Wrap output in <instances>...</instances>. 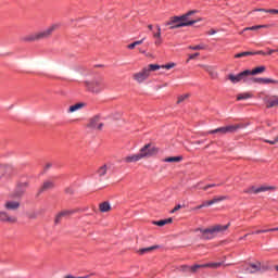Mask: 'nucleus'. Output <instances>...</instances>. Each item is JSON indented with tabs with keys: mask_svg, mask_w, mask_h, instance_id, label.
<instances>
[{
	"mask_svg": "<svg viewBox=\"0 0 278 278\" xmlns=\"http://www.w3.org/2000/svg\"><path fill=\"white\" fill-rule=\"evenodd\" d=\"M193 14H197V11H189L180 16H172L165 23V27H169V29H179V27H190L194 25V23H199V21H201V18L192 17Z\"/></svg>",
	"mask_w": 278,
	"mask_h": 278,
	"instance_id": "obj_1",
	"label": "nucleus"
},
{
	"mask_svg": "<svg viewBox=\"0 0 278 278\" xmlns=\"http://www.w3.org/2000/svg\"><path fill=\"white\" fill-rule=\"evenodd\" d=\"M60 25L53 24L52 26L48 27L46 30H41L38 33L30 34L28 36L23 37L24 42H36L38 40H47V38H51V35L55 29H58Z\"/></svg>",
	"mask_w": 278,
	"mask_h": 278,
	"instance_id": "obj_2",
	"label": "nucleus"
},
{
	"mask_svg": "<svg viewBox=\"0 0 278 278\" xmlns=\"http://www.w3.org/2000/svg\"><path fill=\"white\" fill-rule=\"evenodd\" d=\"M231 227V223H228L226 225H215L211 228H205V229H199V231L202 233V239L203 240H212L214 238L215 233H223L227 231Z\"/></svg>",
	"mask_w": 278,
	"mask_h": 278,
	"instance_id": "obj_3",
	"label": "nucleus"
},
{
	"mask_svg": "<svg viewBox=\"0 0 278 278\" xmlns=\"http://www.w3.org/2000/svg\"><path fill=\"white\" fill-rule=\"evenodd\" d=\"M85 86L89 92L99 93L108 88V83L103 78H98L91 81H85Z\"/></svg>",
	"mask_w": 278,
	"mask_h": 278,
	"instance_id": "obj_4",
	"label": "nucleus"
},
{
	"mask_svg": "<svg viewBox=\"0 0 278 278\" xmlns=\"http://www.w3.org/2000/svg\"><path fill=\"white\" fill-rule=\"evenodd\" d=\"M242 127H244V125L242 124H236V125H228V126H224V127H219L216 128L214 130H210L208 134H236V131H238V129H242Z\"/></svg>",
	"mask_w": 278,
	"mask_h": 278,
	"instance_id": "obj_5",
	"label": "nucleus"
},
{
	"mask_svg": "<svg viewBox=\"0 0 278 278\" xmlns=\"http://www.w3.org/2000/svg\"><path fill=\"white\" fill-rule=\"evenodd\" d=\"M268 190H277V187L274 186H261L255 187L251 186L243 190V194H260V192H268Z\"/></svg>",
	"mask_w": 278,
	"mask_h": 278,
	"instance_id": "obj_6",
	"label": "nucleus"
},
{
	"mask_svg": "<svg viewBox=\"0 0 278 278\" xmlns=\"http://www.w3.org/2000/svg\"><path fill=\"white\" fill-rule=\"evenodd\" d=\"M0 223L5 225H16V223H18V217L9 211H0Z\"/></svg>",
	"mask_w": 278,
	"mask_h": 278,
	"instance_id": "obj_7",
	"label": "nucleus"
},
{
	"mask_svg": "<svg viewBox=\"0 0 278 278\" xmlns=\"http://www.w3.org/2000/svg\"><path fill=\"white\" fill-rule=\"evenodd\" d=\"M157 153H160V149L152 147L151 143H148L140 149L139 155H143V157H153V155H157Z\"/></svg>",
	"mask_w": 278,
	"mask_h": 278,
	"instance_id": "obj_8",
	"label": "nucleus"
},
{
	"mask_svg": "<svg viewBox=\"0 0 278 278\" xmlns=\"http://www.w3.org/2000/svg\"><path fill=\"white\" fill-rule=\"evenodd\" d=\"M249 77V70H245L237 75L229 74L228 79L231 81V84H238L240 81H247V78Z\"/></svg>",
	"mask_w": 278,
	"mask_h": 278,
	"instance_id": "obj_9",
	"label": "nucleus"
},
{
	"mask_svg": "<svg viewBox=\"0 0 278 278\" xmlns=\"http://www.w3.org/2000/svg\"><path fill=\"white\" fill-rule=\"evenodd\" d=\"M149 68L144 67L142 71H140L139 73H136L132 75V79H135V81H138V84H142V81L149 79Z\"/></svg>",
	"mask_w": 278,
	"mask_h": 278,
	"instance_id": "obj_10",
	"label": "nucleus"
},
{
	"mask_svg": "<svg viewBox=\"0 0 278 278\" xmlns=\"http://www.w3.org/2000/svg\"><path fill=\"white\" fill-rule=\"evenodd\" d=\"M27 182H21L20 185H17L14 193L12 194L13 199H21V197H23V194H25V190H27Z\"/></svg>",
	"mask_w": 278,
	"mask_h": 278,
	"instance_id": "obj_11",
	"label": "nucleus"
},
{
	"mask_svg": "<svg viewBox=\"0 0 278 278\" xmlns=\"http://www.w3.org/2000/svg\"><path fill=\"white\" fill-rule=\"evenodd\" d=\"M227 199H229L227 195L215 197L212 200L204 201L201 204V207H210V205H214V203H220V201H227Z\"/></svg>",
	"mask_w": 278,
	"mask_h": 278,
	"instance_id": "obj_12",
	"label": "nucleus"
},
{
	"mask_svg": "<svg viewBox=\"0 0 278 278\" xmlns=\"http://www.w3.org/2000/svg\"><path fill=\"white\" fill-rule=\"evenodd\" d=\"M75 212H77V211H75V210H65V211L60 212L55 216V219H54L55 225H60V223H62V218H65L66 216H71V215L75 214Z\"/></svg>",
	"mask_w": 278,
	"mask_h": 278,
	"instance_id": "obj_13",
	"label": "nucleus"
},
{
	"mask_svg": "<svg viewBox=\"0 0 278 278\" xmlns=\"http://www.w3.org/2000/svg\"><path fill=\"white\" fill-rule=\"evenodd\" d=\"M18 207H21V202L18 201L9 200L4 203V210H7V212H16Z\"/></svg>",
	"mask_w": 278,
	"mask_h": 278,
	"instance_id": "obj_14",
	"label": "nucleus"
},
{
	"mask_svg": "<svg viewBox=\"0 0 278 278\" xmlns=\"http://www.w3.org/2000/svg\"><path fill=\"white\" fill-rule=\"evenodd\" d=\"M14 173V168L10 165H0V179H3V177H10Z\"/></svg>",
	"mask_w": 278,
	"mask_h": 278,
	"instance_id": "obj_15",
	"label": "nucleus"
},
{
	"mask_svg": "<svg viewBox=\"0 0 278 278\" xmlns=\"http://www.w3.org/2000/svg\"><path fill=\"white\" fill-rule=\"evenodd\" d=\"M146 155V154H131V155H128V156H125L124 157V162H126V164H131L134 162H140V160H142V156Z\"/></svg>",
	"mask_w": 278,
	"mask_h": 278,
	"instance_id": "obj_16",
	"label": "nucleus"
},
{
	"mask_svg": "<svg viewBox=\"0 0 278 278\" xmlns=\"http://www.w3.org/2000/svg\"><path fill=\"white\" fill-rule=\"evenodd\" d=\"M262 270V263L261 262H256V263H250L249 267L247 268L248 273H260Z\"/></svg>",
	"mask_w": 278,
	"mask_h": 278,
	"instance_id": "obj_17",
	"label": "nucleus"
},
{
	"mask_svg": "<svg viewBox=\"0 0 278 278\" xmlns=\"http://www.w3.org/2000/svg\"><path fill=\"white\" fill-rule=\"evenodd\" d=\"M253 84H278V80L273 78H252Z\"/></svg>",
	"mask_w": 278,
	"mask_h": 278,
	"instance_id": "obj_18",
	"label": "nucleus"
},
{
	"mask_svg": "<svg viewBox=\"0 0 278 278\" xmlns=\"http://www.w3.org/2000/svg\"><path fill=\"white\" fill-rule=\"evenodd\" d=\"M266 108L270 110V108H278V96H273L266 101Z\"/></svg>",
	"mask_w": 278,
	"mask_h": 278,
	"instance_id": "obj_19",
	"label": "nucleus"
},
{
	"mask_svg": "<svg viewBox=\"0 0 278 278\" xmlns=\"http://www.w3.org/2000/svg\"><path fill=\"white\" fill-rule=\"evenodd\" d=\"M97 123H99V117H93L90 119V123L88 124V127H90L91 129H102L103 128V123H100L99 125H97Z\"/></svg>",
	"mask_w": 278,
	"mask_h": 278,
	"instance_id": "obj_20",
	"label": "nucleus"
},
{
	"mask_svg": "<svg viewBox=\"0 0 278 278\" xmlns=\"http://www.w3.org/2000/svg\"><path fill=\"white\" fill-rule=\"evenodd\" d=\"M99 211L102 212V214H105V212L112 211V205H110V202L105 201L99 204Z\"/></svg>",
	"mask_w": 278,
	"mask_h": 278,
	"instance_id": "obj_21",
	"label": "nucleus"
},
{
	"mask_svg": "<svg viewBox=\"0 0 278 278\" xmlns=\"http://www.w3.org/2000/svg\"><path fill=\"white\" fill-rule=\"evenodd\" d=\"M268 27L267 25H255L251 27H245L240 34H244V31H257V29H265Z\"/></svg>",
	"mask_w": 278,
	"mask_h": 278,
	"instance_id": "obj_22",
	"label": "nucleus"
},
{
	"mask_svg": "<svg viewBox=\"0 0 278 278\" xmlns=\"http://www.w3.org/2000/svg\"><path fill=\"white\" fill-rule=\"evenodd\" d=\"M265 72H266V66L262 65V66L253 68L252 71L249 70V75H260Z\"/></svg>",
	"mask_w": 278,
	"mask_h": 278,
	"instance_id": "obj_23",
	"label": "nucleus"
},
{
	"mask_svg": "<svg viewBox=\"0 0 278 278\" xmlns=\"http://www.w3.org/2000/svg\"><path fill=\"white\" fill-rule=\"evenodd\" d=\"M54 186L55 185L53 184V181H45L42 187L39 189V193L51 190L52 188H54Z\"/></svg>",
	"mask_w": 278,
	"mask_h": 278,
	"instance_id": "obj_24",
	"label": "nucleus"
},
{
	"mask_svg": "<svg viewBox=\"0 0 278 278\" xmlns=\"http://www.w3.org/2000/svg\"><path fill=\"white\" fill-rule=\"evenodd\" d=\"M155 249H160V245H152L149 248H142L138 251L139 255H144V253H151V251H155Z\"/></svg>",
	"mask_w": 278,
	"mask_h": 278,
	"instance_id": "obj_25",
	"label": "nucleus"
},
{
	"mask_svg": "<svg viewBox=\"0 0 278 278\" xmlns=\"http://www.w3.org/2000/svg\"><path fill=\"white\" fill-rule=\"evenodd\" d=\"M247 99H253V93H251V92H243V93H239L237 96V101H244Z\"/></svg>",
	"mask_w": 278,
	"mask_h": 278,
	"instance_id": "obj_26",
	"label": "nucleus"
},
{
	"mask_svg": "<svg viewBox=\"0 0 278 278\" xmlns=\"http://www.w3.org/2000/svg\"><path fill=\"white\" fill-rule=\"evenodd\" d=\"M170 223H173L172 217L166 218V219H161L157 222H153V225H156L157 227H164V225H170Z\"/></svg>",
	"mask_w": 278,
	"mask_h": 278,
	"instance_id": "obj_27",
	"label": "nucleus"
},
{
	"mask_svg": "<svg viewBox=\"0 0 278 278\" xmlns=\"http://www.w3.org/2000/svg\"><path fill=\"white\" fill-rule=\"evenodd\" d=\"M97 175L99 177H105V175H108V165L104 164L102 166H100L98 169H97Z\"/></svg>",
	"mask_w": 278,
	"mask_h": 278,
	"instance_id": "obj_28",
	"label": "nucleus"
},
{
	"mask_svg": "<svg viewBox=\"0 0 278 278\" xmlns=\"http://www.w3.org/2000/svg\"><path fill=\"white\" fill-rule=\"evenodd\" d=\"M270 231H278V227H276V228H269V229H261V230H255V231H252L251 233H250V236L252 235H260V233H268V232H270Z\"/></svg>",
	"mask_w": 278,
	"mask_h": 278,
	"instance_id": "obj_29",
	"label": "nucleus"
},
{
	"mask_svg": "<svg viewBox=\"0 0 278 278\" xmlns=\"http://www.w3.org/2000/svg\"><path fill=\"white\" fill-rule=\"evenodd\" d=\"M223 262H217V263H206L203 264L202 266H204V268H220V266H223Z\"/></svg>",
	"mask_w": 278,
	"mask_h": 278,
	"instance_id": "obj_30",
	"label": "nucleus"
},
{
	"mask_svg": "<svg viewBox=\"0 0 278 278\" xmlns=\"http://www.w3.org/2000/svg\"><path fill=\"white\" fill-rule=\"evenodd\" d=\"M85 105L86 104H84V103H76V104L70 106L68 112L70 113L77 112V110H81V108H84Z\"/></svg>",
	"mask_w": 278,
	"mask_h": 278,
	"instance_id": "obj_31",
	"label": "nucleus"
},
{
	"mask_svg": "<svg viewBox=\"0 0 278 278\" xmlns=\"http://www.w3.org/2000/svg\"><path fill=\"white\" fill-rule=\"evenodd\" d=\"M184 160V156H169L163 160V162H168V163H173V162H181Z\"/></svg>",
	"mask_w": 278,
	"mask_h": 278,
	"instance_id": "obj_32",
	"label": "nucleus"
},
{
	"mask_svg": "<svg viewBox=\"0 0 278 278\" xmlns=\"http://www.w3.org/2000/svg\"><path fill=\"white\" fill-rule=\"evenodd\" d=\"M254 12H266V14H278L277 9H255Z\"/></svg>",
	"mask_w": 278,
	"mask_h": 278,
	"instance_id": "obj_33",
	"label": "nucleus"
},
{
	"mask_svg": "<svg viewBox=\"0 0 278 278\" xmlns=\"http://www.w3.org/2000/svg\"><path fill=\"white\" fill-rule=\"evenodd\" d=\"M206 73H208L210 77H212V79H216V77H218V73H216L214 71V67H207L206 68Z\"/></svg>",
	"mask_w": 278,
	"mask_h": 278,
	"instance_id": "obj_34",
	"label": "nucleus"
},
{
	"mask_svg": "<svg viewBox=\"0 0 278 278\" xmlns=\"http://www.w3.org/2000/svg\"><path fill=\"white\" fill-rule=\"evenodd\" d=\"M249 55H253V51H245V52H240L235 54L236 59H240V58H247Z\"/></svg>",
	"mask_w": 278,
	"mask_h": 278,
	"instance_id": "obj_35",
	"label": "nucleus"
},
{
	"mask_svg": "<svg viewBox=\"0 0 278 278\" xmlns=\"http://www.w3.org/2000/svg\"><path fill=\"white\" fill-rule=\"evenodd\" d=\"M199 268H205V266H203V264H201V265L195 264V265H193V266H190L189 273L194 274V273H197V270H198Z\"/></svg>",
	"mask_w": 278,
	"mask_h": 278,
	"instance_id": "obj_36",
	"label": "nucleus"
},
{
	"mask_svg": "<svg viewBox=\"0 0 278 278\" xmlns=\"http://www.w3.org/2000/svg\"><path fill=\"white\" fill-rule=\"evenodd\" d=\"M160 68H162V65L150 64L148 71H149V74L151 75V71H160Z\"/></svg>",
	"mask_w": 278,
	"mask_h": 278,
	"instance_id": "obj_37",
	"label": "nucleus"
},
{
	"mask_svg": "<svg viewBox=\"0 0 278 278\" xmlns=\"http://www.w3.org/2000/svg\"><path fill=\"white\" fill-rule=\"evenodd\" d=\"M189 49H191V51H203V49H205V46L203 45L190 46Z\"/></svg>",
	"mask_w": 278,
	"mask_h": 278,
	"instance_id": "obj_38",
	"label": "nucleus"
},
{
	"mask_svg": "<svg viewBox=\"0 0 278 278\" xmlns=\"http://www.w3.org/2000/svg\"><path fill=\"white\" fill-rule=\"evenodd\" d=\"M190 96L188 93H185L182 96H179L177 99V104L179 105V103H184L186 101V99H188Z\"/></svg>",
	"mask_w": 278,
	"mask_h": 278,
	"instance_id": "obj_39",
	"label": "nucleus"
},
{
	"mask_svg": "<svg viewBox=\"0 0 278 278\" xmlns=\"http://www.w3.org/2000/svg\"><path fill=\"white\" fill-rule=\"evenodd\" d=\"M178 270H180V273H190V265H181L178 267Z\"/></svg>",
	"mask_w": 278,
	"mask_h": 278,
	"instance_id": "obj_40",
	"label": "nucleus"
},
{
	"mask_svg": "<svg viewBox=\"0 0 278 278\" xmlns=\"http://www.w3.org/2000/svg\"><path fill=\"white\" fill-rule=\"evenodd\" d=\"M157 31L153 34V38H162V27L160 25L156 26Z\"/></svg>",
	"mask_w": 278,
	"mask_h": 278,
	"instance_id": "obj_41",
	"label": "nucleus"
},
{
	"mask_svg": "<svg viewBox=\"0 0 278 278\" xmlns=\"http://www.w3.org/2000/svg\"><path fill=\"white\" fill-rule=\"evenodd\" d=\"M218 186H220V184H218V185L217 184H210V185H206V186L202 187V190L207 191V190H210V188H216Z\"/></svg>",
	"mask_w": 278,
	"mask_h": 278,
	"instance_id": "obj_42",
	"label": "nucleus"
},
{
	"mask_svg": "<svg viewBox=\"0 0 278 278\" xmlns=\"http://www.w3.org/2000/svg\"><path fill=\"white\" fill-rule=\"evenodd\" d=\"M175 63H167L165 65H161V68H166L167 71H170V68H175Z\"/></svg>",
	"mask_w": 278,
	"mask_h": 278,
	"instance_id": "obj_43",
	"label": "nucleus"
},
{
	"mask_svg": "<svg viewBox=\"0 0 278 278\" xmlns=\"http://www.w3.org/2000/svg\"><path fill=\"white\" fill-rule=\"evenodd\" d=\"M264 142H266L267 144H277L278 139L277 138H275L274 140L266 139Z\"/></svg>",
	"mask_w": 278,
	"mask_h": 278,
	"instance_id": "obj_44",
	"label": "nucleus"
},
{
	"mask_svg": "<svg viewBox=\"0 0 278 278\" xmlns=\"http://www.w3.org/2000/svg\"><path fill=\"white\" fill-rule=\"evenodd\" d=\"M162 42H163L162 37H160V38H156V39H155L154 45H155L156 47H160V45H162Z\"/></svg>",
	"mask_w": 278,
	"mask_h": 278,
	"instance_id": "obj_45",
	"label": "nucleus"
},
{
	"mask_svg": "<svg viewBox=\"0 0 278 278\" xmlns=\"http://www.w3.org/2000/svg\"><path fill=\"white\" fill-rule=\"evenodd\" d=\"M253 53V55H266V52H264V51H262V50H260V51H254V52H252Z\"/></svg>",
	"mask_w": 278,
	"mask_h": 278,
	"instance_id": "obj_46",
	"label": "nucleus"
},
{
	"mask_svg": "<svg viewBox=\"0 0 278 278\" xmlns=\"http://www.w3.org/2000/svg\"><path fill=\"white\" fill-rule=\"evenodd\" d=\"M136 43H135V41L132 42V43H129L128 46H127V49H129L130 51H132V49H136Z\"/></svg>",
	"mask_w": 278,
	"mask_h": 278,
	"instance_id": "obj_47",
	"label": "nucleus"
},
{
	"mask_svg": "<svg viewBox=\"0 0 278 278\" xmlns=\"http://www.w3.org/2000/svg\"><path fill=\"white\" fill-rule=\"evenodd\" d=\"M200 53L199 52H195L193 54H190L189 55V60H194V58H199Z\"/></svg>",
	"mask_w": 278,
	"mask_h": 278,
	"instance_id": "obj_48",
	"label": "nucleus"
},
{
	"mask_svg": "<svg viewBox=\"0 0 278 278\" xmlns=\"http://www.w3.org/2000/svg\"><path fill=\"white\" fill-rule=\"evenodd\" d=\"M178 210H181V205L178 204L172 210V214H175V212H178Z\"/></svg>",
	"mask_w": 278,
	"mask_h": 278,
	"instance_id": "obj_49",
	"label": "nucleus"
},
{
	"mask_svg": "<svg viewBox=\"0 0 278 278\" xmlns=\"http://www.w3.org/2000/svg\"><path fill=\"white\" fill-rule=\"evenodd\" d=\"M144 40H147L146 37H143V38L140 39V40L135 41V43H136V46L138 47L139 45H142V42H144Z\"/></svg>",
	"mask_w": 278,
	"mask_h": 278,
	"instance_id": "obj_50",
	"label": "nucleus"
},
{
	"mask_svg": "<svg viewBox=\"0 0 278 278\" xmlns=\"http://www.w3.org/2000/svg\"><path fill=\"white\" fill-rule=\"evenodd\" d=\"M199 66H200V68H203L206 73H207V68L212 67L210 65H203V64H200Z\"/></svg>",
	"mask_w": 278,
	"mask_h": 278,
	"instance_id": "obj_51",
	"label": "nucleus"
},
{
	"mask_svg": "<svg viewBox=\"0 0 278 278\" xmlns=\"http://www.w3.org/2000/svg\"><path fill=\"white\" fill-rule=\"evenodd\" d=\"M273 53H277V49L276 50H268V52H266V55H273Z\"/></svg>",
	"mask_w": 278,
	"mask_h": 278,
	"instance_id": "obj_52",
	"label": "nucleus"
},
{
	"mask_svg": "<svg viewBox=\"0 0 278 278\" xmlns=\"http://www.w3.org/2000/svg\"><path fill=\"white\" fill-rule=\"evenodd\" d=\"M192 210H193V212H197V210H203V206H201V204H200V205L193 207Z\"/></svg>",
	"mask_w": 278,
	"mask_h": 278,
	"instance_id": "obj_53",
	"label": "nucleus"
},
{
	"mask_svg": "<svg viewBox=\"0 0 278 278\" xmlns=\"http://www.w3.org/2000/svg\"><path fill=\"white\" fill-rule=\"evenodd\" d=\"M65 278H88V276H84V277H75V276H71V275H68V276H65Z\"/></svg>",
	"mask_w": 278,
	"mask_h": 278,
	"instance_id": "obj_54",
	"label": "nucleus"
},
{
	"mask_svg": "<svg viewBox=\"0 0 278 278\" xmlns=\"http://www.w3.org/2000/svg\"><path fill=\"white\" fill-rule=\"evenodd\" d=\"M66 194H73V190L71 188L65 189Z\"/></svg>",
	"mask_w": 278,
	"mask_h": 278,
	"instance_id": "obj_55",
	"label": "nucleus"
},
{
	"mask_svg": "<svg viewBox=\"0 0 278 278\" xmlns=\"http://www.w3.org/2000/svg\"><path fill=\"white\" fill-rule=\"evenodd\" d=\"M248 236H251V233H245L243 237H240L239 240H245Z\"/></svg>",
	"mask_w": 278,
	"mask_h": 278,
	"instance_id": "obj_56",
	"label": "nucleus"
},
{
	"mask_svg": "<svg viewBox=\"0 0 278 278\" xmlns=\"http://www.w3.org/2000/svg\"><path fill=\"white\" fill-rule=\"evenodd\" d=\"M214 34H216V30H214V29H211V30L208 31V36H214Z\"/></svg>",
	"mask_w": 278,
	"mask_h": 278,
	"instance_id": "obj_57",
	"label": "nucleus"
},
{
	"mask_svg": "<svg viewBox=\"0 0 278 278\" xmlns=\"http://www.w3.org/2000/svg\"><path fill=\"white\" fill-rule=\"evenodd\" d=\"M148 29H150V31H152L153 30V24H149Z\"/></svg>",
	"mask_w": 278,
	"mask_h": 278,
	"instance_id": "obj_58",
	"label": "nucleus"
},
{
	"mask_svg": "<svg viewBox=\"0 0 278 278\" xmlns=\"http://www.w3.org/2000/svg\"><path fill=\"white\" fill-rule=\"evenodd\" d=\"M225 266H233V264H231V263H228V264H226Z\"/></svg>",
	"mask_w": 278,
	"mask_h": 278,
	"instance_id": "obj_59",
	"label": "nucleus"
},
{
	"mask_svg": "<svg viewBox=\"0 0 278 278\" xmlns=\"http://www.w3.org/2000/svg\"><path fill=\"white\" fill-rule=\"evenodd\" d=\"M140 51V53H147V51H142V50H139Z\"/></svg>",
	"mask_w": 278,
	"mask_h": 278,
	"instance_id": "obj_60",
	"label": "nucleus"
},
{
	"mask_svg": "<svg viewBox=\"0 0 278 278\" xmlns=\"http://www.w3.org/2000/svg\"><path fill=\"white\" fill-rule=\"evenodd\" d=\"M275 270H277V271H278V265H276V266H275Z\"/></svg>",
	"mask_w": 278,
	"mask_h": 278,
	"instance_id": "obj_61",
	"label": "nucleus"
}]
</instances>
